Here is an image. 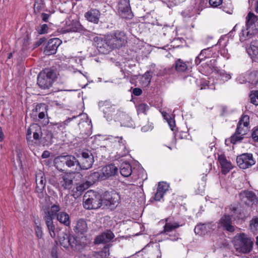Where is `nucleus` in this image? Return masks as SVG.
Listing matches in <instances>:
<instances>
[{
    "label": "nucleus",
    "instance_id": "f257e3e1",
    "mask_svg": "<svg viewBox=\"0 0 258 258\" xmlns=\"http://www.w3.org/2000/svg\"><path fill=\"white\" fill-rule=\"evenodd\" d=\"M95 45L98 51L102 53H107L113 48H119L126 41V37L124 32L116 31L112 34L108 35L104 38L101 36L94 38Z\"/></svg>",
    "mask_w": 258,
    "mask_h": 258
},
{
    "label": "nucleus",
    "instance_id": "f03ea898",
    "mask_svg": "<svg viewBox=\"0 0 258 258\" xmlns=\"http://www.w3.org/2000/svg\"><path fill=\"white\" fill-rule=\"evenodd\" d=\"M249 130V117L247 115H243L240 118L237 125L235 134L231 137V142L235 144L241 141L244 136Z\"/></svg>",
    "mask_w": 258,
    "mask_h": 258
},
{
    "label": "nucleus",
    "instance_id": "7ed1b4c3",
    "mask_svg": "<svg viewBox=\"0 0 258 258\" xmlns=\"http://www.w3.org/2000/svg\"><path fill=\"white\" fill-rule=\"evenodd\" d=\"M232 242L236 250L239 252L248 253L252 249V241L244 233L235 235Z\"/></svg>",
    "mask_w": 258,
    "mask_h": 258
},
{
    "label": "nucleus",
    "instance_id": "20e7f679",
    "mask_svg": "<svg viewBox=\"0 0 258 258\" xmlns=\"http://www.w3.org/2000/svg\"><path fill=\"white\" fill-rule=\"evenodd\" d=\"M83 206L86 209H97L102 206V199L94 191H88L84 196Z\"/></svg>",
    "mask_w": 258,
    "mask_h": 258
},
{
    "label": "nucleus",
    "instance_id": "39448f33",
    "mask_svg": "<svg viewBox=\"0 0 258 258\" xmlns=\"http://www.w3.org/2000/svg\"><path fill=\"white\" fill-rule=\"evenodd\" d=\"M55 78L54 72L49 69L41 71L37 77V84L40 88L46 89L49 88Z\"/></svg>",
    "mask_w": 258,
    "mask_h": 258
},
{
    "label": "nucleus",
    "instance_id": "423d86ee",
    "mask_svg": "<svg viewBox=\"0 0 258 258\" xmlns=\"http://www.w3.org/2000/svg\"><path fill=\"white\" fill-rule=\"evenodd\" d=\"M78 159L72 155L60 156L57 157L54 160L55 166L56 168L62 170V167L66 165L68 167H72L78 165Z\"/></svg>",
    "mask_w": 258,
    "mask_h": 258
},
{
    "label": "nucleus",
    "instance_id": "0eeeda50",
    "mask_svg": "<svg viewBox=\"0 0 258 258\" xmlns=\"http://www.w3.org/2000/svg\"><path fill=\"white\" fill-rule=\"evenodd\" d=\"M107 140L114 144V147L117 150L119 155L124 157L127 155L129 150L126 147V143L122 137L109 136Z\"/></svg>",
    "mask_w": 258,
    "mask_h": 258
},
{
    "label": "nucleus",
    "instance_id": "6e6552de",
    "mask_svg": "<svg viewBox=\"0 0 258 258\" xmlns=\"http://www.w3.org/2000/svg\"><path fill=\"white\" fill-rule=\"evenodd\" d=\"M78 165L81 169H88L91 168L94 162V157L90 151H86L78 155Z\"/></svg>",
    "mask_w": 258,
    "mask_h": 258
},
{
    "label": "nucleus",
    "instance_id": "1a4fd4ad",
    "mask_svg": "<svg viewBox=\"0 0 258 258\" xmlns=\"http://www.w3.org/2000/svg\"><path fill=\"white\" fill-rule=\"evenodd\" d=\"M102 199V205L113 209L117 206L119 200V196L115 192H105Z\"/></svg>",
    "mask_w": 258,
    "mask_h": 258
},
{
    "label": "nucleus",
    "instance_id": "9d476101",
    "mask_svg": "<svg viewBox=\"0 0 258 258\" xmlns=\"http://www.w3.org/2000/svg\"><path fill=\"white\" fill-rule=\"evenodd\" d=\"M74 177V173H66L59 176L57 183L59 190L72 188Z\"/></svg>",
    "mask_w": 258,
    "mask_h": 258
},
{
    "label": "nucleus",
    "instance_id": "9b49d317",
    "mask_svg": "<svg viewBox=\"0 0 258 258\" xmlns=\"http://www.w3.org/2000/svg\"><path fill=\"white\" fill-rule=\"evenodd\" d=\"M238 166L242 169H246L255 164L252 155L250 153L242 154L236 158Z\"/></svg>",
    "mask_w": 258,
    "mask_h": 258
},
{
    "label": "nucleus",
    "instance_id": "f8f14e48",
    "mask_svg": "<svg viewBox=\"0 0 258 258\" xmlns=\"http://www.w3.org/2000/svg\"><path fill=\"white\" fill-rule=\"evenodd\" d=\"M118 13L124 19H131L133 15L131 9L129 0H120L118 3Z\"/></svg>",
    "mask_w": 258,
    "mask_h": 258
},
{
    "label": "nucleus",
    "instance_id": "ddd939ff",
    "mask_svg": "<svg viewBox=\"0 0 258 258\" xmlns=\"http://www.w3.org/2000/svg\"><path fill=\"white\" fill-rule=\"evenodd\" d=\"M58 238L60 244L64 248L76 247L77 246V240L73 235L62 233L58 235Z\"/></svg>",
    "mask_w": 258,
    "mask_h": 258
},
{
    "label": "nucleus",
    "instance_id": "4468645a",
    "mask_svg": "<svg viewBox=\"0 0 258 258\" xmlns=\"http://www.w3.org/2000/svg\"><path fill=\"white\" fill-rule=\"evenodd\" d=\"M46 179L44 173L39 171L36 174V191L38 193L40 198L43 197V191L46 185Z\"/></svg>",
    "mask_w": 258,
    "mask_h": 258
},
{
    "label": "nucleus",
    "instance_id": "2eb2a0df",
    "mask_svg": "<svg viewBox=\"0 0 258 258\" xmlns=\"http://www.w3.org/2000/svg\"><path fill=\"white\" fill-rule=\"evenodd\" d=\"M61 43V41L57 38L50 39L47 42L44 52L46 55H51L56 53L58 47Z\"/></svg>",
    "mask_w": 258,
    "mask_h": 258
},
{
    "label": "nucleus",
    "instance_id": "dca6fc26",
    "mask_svg": "<svg viewBox=\"0 0 258 258\" xmlns=\"http://www.w3.org/2000/svg\"><path fill=\"white\" fill-rule=\"evenodd\" d=\"M100 109L103 111L104 117L107 120L111 119L110 117L115 112L114 105L108 101H101L99 103Z\"/></svg>",
    "mask_w": 258,
    "mask_h": 258
},
{
    "label": "nucleus",
    "instance_id": "f3484780",
    "mask_svg": "<svg viewBox=\"0 0 258 258\" xmlns=\"http://www.w3.org/2000/svg\"><path fill=\"white\" fill-rule=\"evenodd\" d=\"M102 178L104 180L114 176L118 172V168L114 164H109L104 166L101 170Z\"/></svg>",
    "mask_w": 258,
    "mask_h": 258
},
{
    "label": "nucleus",
    "instance_id": "a211bd4d",
    "mask_svg": "<svg viewBox=\"0 0 258 258\" xmlns=\"http://www.w3.org/2000/svg\"><path fill=\"white\" fill-rule=\"evenodd\" d=\"M114 237V235L111 231L106 230L96 237L94 243L95 244H100L108 242Z\"/></svg>",
    "mask_w": 258,
    "mask_h": 258
},
{
    "label": "nucleus",
    "instance_id": "6ab92c4d",
    "mask_svg": "<svg viewBox=\"0 0 258 258\" xmlns=\"http://www.w3.org/2000/svg\"><path fill=\"white\" fill-rule=\"evenodd\" d=\"M100 15V12L98 10L91 9L89 11L85 13L84 17L89 22L93 23L94 24H98Z\"/></svg>",
    "mask_w": 258,
    "mask_h": 258
},
{
    "label": "nucleus",
    "instance_id": "aec40b11",
    "mask_svg": "<svg viewBox=\"0 0 258 258\" xmlns=\"http://www.w3.org/2000/svg\"><path fill=\"white\" fill-rule=\"evenodd\" d=\"M220 226L223 227L229 232H233L235 230L234 226L232 225L231 217L230 215H224L219 221Z\"/></svg>",
    "mask_w": 258,
    "mask_h": 258
},
{
    "label": "nucleus",
    "instance_id": "412c9836",
    "mask_svg": "<svg viewBox=\"0 0 258 258\" xmlns=\"http://www.w3.org/2000/svg\"><path fill=\"white\" fill-rule=\"evenodd\" d=\"M168 185L166 182H159L157 191L154 195V200L156 201H160L168 190Z\"/></svg>",
    "mask_w": 258,
    "mask_h": 258
},
{
    "label": "nucleus",
    "instance_id": "4be33fe9",
    "mask_svg": "<svg viewBox=\"0 0 258 258\" xmlns=\"http://www.w3.org/2000/svg\"><path fill=\"white\" fill-rule=\"evenodd\" d=\"M240 197L242 200L247 205L252 204L257 201L255 195L250 191H244L241 192Z\"/></svg>",
    "mask_w": 258,
    "mask_h": 258
},
{
    "label": "nucleus",
    "instance_id": "5701e85b",
    "mask_svg": "<svg viewBox=\"0 0 258 258\" xmlns=\"http://www.w3.org/2000/svg\"><path fill=\"white\" fill-rule=\"evenodd\" d=\"M218 161L221 165L223 173L226 174L232 169V166L231 162L227 160L224 155H218Z\"/></svg>",
    "mask_w": 258,
    "mask_h": 258
},
{
    "label": "nucleus",
    "instance_id": "b1692460",
    "mask_svg": "<svg viewBox=\"0 0 258 258\" xmlns=\"http://www.w3.org/2000/svg\"><path fill=\"white\" fill-rule=\"evenodd\" d=\"M53 219V217H51V216H47L45 215L44 217V219L45 221L49 234L52 238H54L56 236V233Z\"/></svg>",
    "mask_w": 258,
    "mask_h": 258
},
{
    "label": "nucleus",
    "instance_id": "393cba45",
    "mask_svg": "<svg viewBox=\"0 0 258 258\" xmlns=\"http://www.w3.org/2000/svg\"><path fill=\"white\" fill-rule=\"evenodd\" d=\"M247 52L251 58H258V40L251 42Z\"/></svg>",
    "mask_w": 258,
    "mask_h": 258
},
{
    "label": "nucleus",
    "instance_id": "a878e982",
    "mask_svg": "<svg viewBox=\"0 0 258 258\" xmlns=\"http://www.w3.org/2000/svg\"><path fill=\"white\" fill-rule=\"evenodd\" d=\"M165 220L166 223L164 226V230L161 232V234L168 235L170 232L180 226L178 223L168 222V219H166Z\"/></svg>",
    "mask_w": 258,
    "mask_h": 258
},
{
    "label": "nucleus",
    "instance_id": "bb28decb",
    "mask_svg": "<svg viewBox=\"0 0 258 258\" xmlns=\"http://www.w3.org/2000/svg\"><path fill=\"white\" fill-rule=\"evenodd\" d=\"M57 220L66 226H69L71 224L70 216L64 212H60L57 214Z\"/></svg>",
    "mask_w": 258,
    "mask_h": 258
},
{
    "label": "nucleus",
    "instance_id": "cd10ccee",
    "mask_svg": "<svg viewBox=\"0 0 258 258\" xmlns=\"http://www.w3.org/2000/svg\"><path fill=\"white\" fill-rule=\"evenodd\" d=\"M87 224L85 220L81 219L77 221L75 227L76 232L83 233L87 231Z\"/></svg>",
    "mask_w": 258,
    "mask_h": 258
},
{
    "label": "nucleus",
    "instance_id": "c85d7f7f",
    "mask_svg": "<svg viewBox=\"0 0 258 258\" xmlns=\"http://www.w3.org/2000/svg\"><path fill=\"white\" fill-rule=\"evenodd\" d=\"M132 169L131 165L126 162L122 163L120 167V173L124 176L128 177L131 175Z\"/></svg>",
    "mask_w": 258,
    "mask_h": 258
},
{
    "label": "nucleus",
    "instance_id": "c756f323",
    "mask_svg": "<svg viewBox=\"0 0 258 258\" xmlns=\"http://www.w3.org/2000/svg\"><path fill=\"white\" fill-rule=\"evenodd\" d=\"M175 68L176 71L179 73L186 72L188 70L186 62L181 59H178L175 61Z\"/></svg>",
    "mask_w": 258,
    "mask_h": 258
},
{
    "label": "nucleus",
    "instance_id": "7c9ffc66",
    "mask_svg": "<svg viewBox=\"0 0 258 258\" xmlns=\"http://www.w3.org/2000/svg\"><path fill=\"white\" fill-rule=\"evenodd\" d=\"M39 112L38 117L41 119L45 117L46 112V107L44 104H38L36 106L35 109L33 110V113Z\"/></svg>",
    "mask_w": 258,
    "mask_h": 258
},
{
    "label": "nucleus",
    "instance_id": "2f4dec72",
    "mask_svg": "<svg viewBox=\"0 0 258 258\" xmlns=\"http://www.w3.org/2000/svg\"><path fill=\"white\" fill-rule=\"evenodd\" d=\"M39 129L40 126L37 124H32L30 126V127L27 130L26 135V139L28 142H32L31 136L32 134H33V133L35 131H39Z\"/></svg>",
    "mask_w": 258,
    "mask_h": 258
},
{
    "label": "nucleus",
    "instance_id": "473e14b6",
    "mask_svg": "<svg viewBox=\"0 0 258 258\" xmlns=\"http://www.w3.org/2000/svg\"><path fill=\"white\" fill-rule=\"evenodd\" d=\"M229 210L234 213H236V212H238V213L236 215V218L238 219H243L245 217L244 209L240 207L231 205L229 208Z\"/></svg>",
    "mask_w": 258,
    "mask_h": 258
},
{
    "label": "nucleus",
    "instance_id": "72a5a7b5",
    "mask_svg": "<svg viewBox=\"0 0 258 258\" xmlns=\"http://www.w3.org/2000/svg\"><path fill=\"white\" fill-rule=\"evenodd\" d=\"M257 21V17L253 13L249 12L246 17V27L253 28L254 23Z\"/></svg>",
    "mask_w": 258,
    "mask_h": 258
},
{
    "label": "nucleus",
    "instance_id": "f704fd0d",
    "mask_svg": "<svg viewBox=\"0 0 258 258\" xmlns=\"http://www.w3.org/2000/svg\"><path fill=\"white\" fill-rule=\"evenodd\" d=\"M253 33L250 32V28L246 27V29H242L240 34V40L244 41L251 38Z\"/></svg>",
    "mask_w": 258,
    "mask_h": 258
},
{
    "label": "nucleus",
    "instance_id": "c9c22d12",
    "mask_svg": "<svg viewBox=\"0 0 258 258\" xmlns=\"http://www.w3.org/2000/svg\"><path fill=\"white\" fill-rule=\"evenodd\" d=\"M121 124L122 125L131 127L134 125L131 117L126 114H123L121 118Z\"/></svg>",
    "mask_w": 258,
    "mask_h": 258
},
{
    "label": "nucleus",
    "instance_id": "e433bc0d",
    "mask_svg": "<svg viewBox=\"0 0 258 258\" xmlns=\"http://www.w3.org/2000/svg\"><path fill=\"white\" fill-rule=\"evenodd\" d=\"M250 229L254 234H258V217L253 218L250 221Z\"/></svg>",
    "mask_w": 258,
    "mask_h": 258
},
{
    "label": "nucleus",
    "instance_id": "4c0bfd02",
    "mask_svg": "<svg viewBox=\"0 0 258 258\" xmlns=\"http://www.w3.org/2000/svg\"><path fill=\"white\" fill-rule=\"evenodd\" d=\"M83 30V27L78 21H73L72 22V26L70 28L68 29L69 32H80Z\"/></svg>",
    "mask_w": 258,
    "mask_h": 258
},
{
    "label": "nucleus",
    "instance_id": "58836bf2",
    "mask_svg": "<svg viewBox=\"0 0 258 258\" xmlns=\"http://www.w3.org/2000/svg\"><path fill=\"white\" fill-rule=\"evenodd\" d=\"M60 210V208L58 205H53L52 206L49 210L45 212V215L47 216H51L52 217H54L58 214L57 212Z\"/></svg>",
    "mask_w": 258,
    "mask_h": 258
},
{
    "label": "nucleus",
    "instance_id": "ea45409f",
    "mask_svg": "<svg viewBox=\"0 0 258 258\" xmlns=\"http://www.w3.org/2000/svg\"><path fill=\"white\" fill-rule=\"evenodd\" d=\"M88 185L87 183H83L78 185L76 188V191L74 192V196L78 197L88 188Z\"/></svg>",
    "mask_w": 258,
    "mask_h": 258
},
{
    "label": "nucleus",
    "instance_id": "a19ab883",
    "mask_svg": "<svg viewBox=\"0 0 258 258\" xmlns=\"http://www.w3.org/2000/svg\"><path fill=\"white\" fill-rule=\"evenodd\" d=\"M151 76L149 72H146L141 78V83L143 86H148L151 81Z\"/></svg>",
    "mask_w": 258,
    "mask_h": 258
},
{
    "label": "nucleus",
    "instance_id": "79ce46f5",
    "mask_svg": "<svg viewBox=\"0 0 258 258\" xmlns=\"http://www.w3.org/2000/svg\"><path fill=\"white\" fill-rule=\"evenodd\" d=\"M162 116L168 122L170 127L171 130H173V127L175 126V121L172 119V118L169 115L168 113L165 112H163L162 113Z\"/></svg>",
    "mask_w": 258,
    "mask_h": 258
},
{
    "label": "nucleus",
    "instance_id": "37998d69",
    "mask_svg": "<svg viewBox=\"0 0 258 258\" xmlns=\"http://www.w3.org/2000/svg\"><path fill=\"white\" fill-rule=\"evenodd\" d=\"M102 174L101 173V170L99 171L94 172L91 173L89 176V179L92 180L93 182H95L96 181L99 180H103L102 178Z\"/></svg>",
    "mask_w": 258,
    "mask_h": 258
},
{
    "label": "nucleus",
    "instance_id": "c03bdc74",
    "mask_svg": "<svg viewBox=\"0 0 258 258\" xmlns=\"http://www.w3.org/2000/svg\"><path fill=\"white\" fill-rule=\"evenodd\" d=\"M109 255V248L105 247L101 251L96 253L95 256L97 258H108Z\"/></svg>",
    "mask_w": 258,
    "mask_h": 258
},
{
    "label": "nucleus",
    "instance_id": "a18cd8bd",
    "mask_svg": "<svg viewBox=\"0 0 258 258\" xmlns=\"http://www.w3.org/2000/svg\"><path fill=\"white\" fill-rule=\"evenodd\" d=\"M43 2L42 0H36L34 5V10L35 13H40L43 9Z\"/></svg>",
    "mask_w": 258,
    "mask_h": 258
},
{
    "label": "nucleus",
    "instance_id": "49530a36",
    "mask_svg": "<svg viewBox=\"0 0 258 258\" xmlns=\"http://www.w3.org/2000/svg\"><path fill=\"white\" fill-rule=\"evenodd\" d=\"M138 113H146L149 109V107L146 104L141 103L136 106Z\"/></svg>",
    "mask_w": 258,
    "mask_h": 258
},
{
    "label": "nucleus",
    "instance_id": "de8ad7c7",
    "mask_svg": "<svg viewBox=\"0 0 258 258\" xmlns=\"http://www.w3.org/2000/svg\"><path fill=\"white\" fill-rule=\"evenodd\" d=\"M206 227L205 224L198 225L195 228V232L198 234H204L206 232Z\"/></svg>",
    "mask_w": 258,
    "mask_h": 258
},
{
    "label": "nucleus",
    "instance_id": "09e8293b",
    "mask_svg": "<svg viewBox=\"0 0 258 258\" xmlns=\"http://www.w3.org/2000/svg\"><path fill=\"white\" fill-rule=\"evenodd\" d=\"M251 103L258 105V91H254L250 95Z\"/></svg>",
    "mask_w": 258,
    "mask_h": 258
},
{
    "label": "nucleus",
    "instance_id": "8fccbe9b",
    "mask_svg": "<svg viewBox=\"0 0 258 258\" xmlns=\"http://www.w3.org/2000/svg\"><path fill=\"white\" fill-rule=\"evenodd\" d=\"M249 78L253 84H256L258 82V71H253L249 75Z\"/></svg>",
    "mask_w": 258,
    "mask_h": 258
},
{
    "label": "nucleus",
    "instance_id": "3c124183",
    "mask_svg": "<svg viewBox=\"0 0 258 258\" xmlns=\"http://www.w3.org/2000/svg\"><path fill=\"white\" fill-rule=\"evenodd\" d=\"M209 51V48L208 49H203L200 54L196 57L195 60L196 63L198 65L202 60H204L203 56L204 55V53H206L207 52Z\"/></svg>",
    "mask_w": 258,
    "mask_h": 258
},
{
    "label": "nucleus",
    "instance_id": "603ef678",
    "mask_svg": "<svg viewBox=\"0 0 258 258\" xmlns=\"http://www.w3.org/2000/svg\"><path fill=\"white\" fill-rule=\"evenodd\" d=\"M220 76L221 77V79L224 81H227L231 78L230 74H228L224 71L220 72Z\"/></svg>",
    "mask_w": 258,
    "mask_h": 258
},
{
    "label": "nucleus",
    "instance_id": "864d4df0",
    "mask_svg": "<svg viewBox=\"0 0 258 258\" xmlns=\"http://www.w3.org/2000/svg\"><path fill=\"white\" fill-rule=\"evenodd\" d=\"M48 29V27L47 24H43L38 27L37 30L39 34H43L47 32Z\"/></svg>",
    "mask_w": 258,
    "mask_h": 258
},
{
    "label": "nucleus",
    "instance_id": "5fc2aeb1",
    "mask_svg": "<svg viewBox=\"0 0 258 258\" xmlns=\"http://www.w3.org/2000/svg\"><path fill=\"white\" fill-rule=\"evenodd\" d=\"M223 0H209V4L213 7H218L222 3Z\"/></svg>",
    "mask_w": 258,
    "mask_h": 258
},
{
    "label": "nucleus",
    "instance_id": "6e6d98bb",
    "mask_svg": "<svg viewBox=\"0 0 258 258\" xmlns=\"http://www.w3.org/2000/svg\"><path fill=\"white\" fill-rule=\"evenodd\" d=\"M251 137L254 141L258 142V127L253 129Z\"/></svg>",
    "mask_w": 258,
    "mask_h": 258
},
{
    "label": "nucleus",
    "instance_id": "4d7b16f0",
    "mask_svg": "<svg viewBox=\"0 0 258 258\" xmlns=\"http://www.w3.org/2000/svg\"><path fill=\"white\" fill-rule=\"evenodd\" d=\"M153 126L152 125V123L147 125H145L142 127V131L143 132H146L149 131H151L152 130Z\"/></svg>",
    "mask_w": 258,
    "mask_h": 258
},
{
    "label": "nucleus",
    "instance_id": "13d9d810",
    "mask_svg": "<svg viewBox=\"0 0 258 258\" xmlns=\"http://www.w3.org/2000/svg\"><path fill=\"white\" fill-rule=\"evenodd\" d=\"M41 132V127H40V129H39V131H37L34 132L33 133V139L35 140H39L40 138V137Z\"/></svg>",
    "mask_w": 258,
    "mask_h": 258
},
{
    "label": "nucleus",
    "instance_id": "bf43d9fd",
    "mask_svg": "<svg viewBox=\"0 0 258 258\" xmlns=\"http://www.w3.org/2000/svg\"><path fill=\"white\" fill-rule=\"evenodd\" d=\"M36 234L38 238H41L42 237L43 233L41 230V228L39 226H37L36 229Z\"/></svg>",
    "mask_w": 258,
    "mask_h": 258
},
{
    "label": "nucleus",
    "instance_id": "052dcab7",
    "mask_svg": "<svg viewBox=\"0 0 258 258\" xmlns=\"http://www.w3.org/2000/svg\"><path fill=\"white\" fill-rule=\"evenodd\" d=\"M142 93V91L141 89L140 88H136L135 89H133V93L135 95V96H140Z\"/></svg>",
    "mask_w": 258,
    "mask_h": 258
},
{
    "label": "nucleus",
    "instance_id": "680f3d73",
    "mask_svg": "<svg viewBox=\"0 0 258 258\" xmlns=\"http://www.w3.org/2000/svg\"><path fill=\"white\" fill-rule=\"evenodd\" d=\"M49 17H50V15H49L48 14L42 13V14H41L42 19L44 22H48Z\"/></svg>",
    "mask_w": 258,
    "mask_h": 258
},
{
    "label": "nucleus",
    "instance_id": "e2e57ef3",
    "mask_svg": "<svg viewBox=\"0 0 258 258\" xmlns=\"http://www.w3.org/2000/svg\"><path fill=\"white\" fill-rule=\"evenodd\" d=\"M51 255L53 258H57V247L54 246L51 250Z\"/></svg>",
    "mask_w": 258,
    "mask_h": 258
},
{
    "label": "nucleus",
    "instance_id": "0e129e2a",
    "mask_svg": "<svg viewBox=\"0 0 258 258\" xmlns=\"http://www.w3.org/2000/svg\"><path fill=\"white\" fill-rule=\"evenodd\" d=\"M50 156V153L49 151H44L42 155V158H47Z\"/></svg>",
    "mask_w": 258,
    "mask_h": 258
},
{
    "label": "nucleus",
    "instance_id": "69168bd1",
    "mask_svg": "<svg viewBox=\"0 0 258 258\" xmlns=\"http://www.w3.org/2000/svg\"><path fill=\"white\" fill-rule=\"evenodd\" d=\"M45 40V39L44 38H40L37 42L36 45L37 46H39L41 45L42 43H43V42Z\"/></svg>",
    "mask_w": 258,
    "mask_h": 258
},
{
    "label": "nucleus",
    "instance_id": "338daca9",
    "mask_svg": "<svg viewBox=\"0 0 258 258\" xmlns=\"http://www.w3.org/2000/svg\"><path fill=\"white\" fill-rule=\"evenodd\" d=\"M4 138V134L2 131V128L0 127V142H2Z\"/></svg>",
    "mask_w": 258,
    "mask_h": 258
},
{
    "label": "nucleus",
    "instance_id": "774afa93",
    "mask_svg": "<svg viewBox=\"0 0 258 258\" xmlns=\"http://www.w3.org/2000/svg\"><path fill=\"white\" fill-rule=\"evenodd\" d=\"M211 55V53H210V50H209V51L208 52H207L206 53H204V55L203 56H202L203 57H204V59L207 57H210Z\"/></svg>",
    "mask_w": 258,
    "mask_h": 258
}]
</instances>
